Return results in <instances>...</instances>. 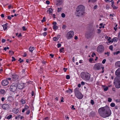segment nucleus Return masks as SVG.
Returning a JSON list of instances; mask_svg holds the SVG:
<instances>
[{
	"label": "nucleus",
	"instance_id": "f257e3e1",
	"mask_svg": "<svg viewBox=\"0 0 120 120\" xmlns=\"http://www.w3.org/2000/svg\"><path fill=\"white\" fill-rule=\"evenodd\" d=\"M98 113L101 117L105 118L110 116L111 112L109 107H105L99 108Z\"/></svg>",
	"mask_w": 120,
	"mask_h": 120
},
{
	"label": "nucleus",
	"instance_id": "f03ea898",
	"mask_svg": "<svg viewBox=\"0 0 120 120\" xmlns=\"http://www.w3.org/2000/svg\"><path fill=\"white\" fill-rule=\"evenodd\" d=\"M85 7L82 5L78 6L76 9L75 14L77 16H80L84 15L85 13Z\"/></svg>",
	"mask_w": 120,
	"mask_h": 120
},
{
	"label": "nucleus",
	"instance_id": "7ed1b4c3",
	"mask_svg": "<svg viewBox=\"0 0 120 120\" xmlns=\"http://www.w3.org/2000/svg\"><path fill=\"white\" fill-rule=\"evenodd\" d=\"M80 76L83 79L88 81L89 80L90 77V74L87 72H82Z\"/></svg>",
	"mask_w": 120,
	"mask_h": 120
},
{
	"label": "nucleus",
	"instance_id": "20e7f679",
	"mask_svg": "<svg viewBox=\"0 0 120 120\" xmlns=\"http://www.w3.org/2000/svg\"><path fill=\"white\" fill-rule=\"evenodd\" d=\"M75 96L78 99H82L83 97V95L79 91V89L78 88H76L74 90Z\"/></svg>",
	"mask_w": 120,
	"mask_h": 120
},
{
	"label": "nucleus",
	"instance_id": "39448f33",
	"mask_svg": "<svg viewBox=\"0 0 120 120\" xmlns=\"http://www.w3.org/2000/svg\"><path fill=\"white\" fill-rule=\"evenodd\" d=\"M114 83L115 87L117 88H120V77H116L114 79Z\"/></svg>",
	"mask_w": 120,
	"mask_h": 120
},
{
	"label": "nucleus",
	"instance_id": "423d86ee",
	"mask_svg": "<svg viewBox=\"0 0 120 120\" xmlns=\"http://www.w3.org/2000/svg\"><path fill=\"white\" fill-rule=\"evenodd\" d=\"M94 33L93 31L89 30L86 32L85 36L87 39H88L94 36Z\"/></svg>",
	"mask_w": 120,
	"mask_h": 120
},
{
	"label": "nucleus",
	"instance_id": "0eeeda50",
	"mask_svg": "<svg viewBox=\"0 0 120 120\" xmlns=\"http://www.w3.org/2000/svg\"><path fill=\"white\" fill-rule=\"evenodd\" d=\"M104 67L103 66L102 64L100 63H98L95 64L94 67V69L95 70H99L102 69H104Z\"/></svg>",
	"mask_w": 120,
	"mask_h": 120
},
{
	"label": "nucleus",
	"instance_id": "6e6552de",
	"mask_svg": "<svg viewBox=\"0 0 120 120\" xmlns=\"http://www.w3.org/2000/svg\"><path fill=\"white\" fill-rule=\"evenodd\" d=\"M17 85L15 83H13L10 87V90L11 91L15 92L17 90Z\"/></svg>",
	"mask_w": 120,
	"mask_h": 120
},
{
	"label": "nucleus",
	"instance_id": "1a4fd4ad",
	"mask_svg": "<svg viewBox=\"0 0 120 120\" xmlns=\"http://www.w3.org/2000/svg\"><path fill=\"white\" fill-rule=\"evenodd\" d=\"M74 35V33L73 31L71 30L68 32L67 34V38L69 39L72 38Z\"/></svg>",
	"mask_w": 120,
	"mask_h": 120
},
{
	"label": "nucleus",
	"instance_id": "9d476101",
	"mask_svg": "<svg viewBox=\"0 0 120 120\" xmlns=\"http://www.w3.org/2000/svg\"><path fill=\"white\" fill-rule=\"evenodd\" d=\"M97 50L98 52H102L104 50V47L102 45H100L98 47Z\"/></svg>",
	"mask_w": 120,
	"mask_h": 120
},
{
	"label": "nucleus",
	"instance_id": "9b49d317",
	"mask_svg": "<svg viewBox=\"0 0 120 120\" xmlns=\"http://www.w3.org/2000/svg\"><path fill=\"white\" fill-rule=\"evenodd\" d=\"M13 99V98L11 96L7 98L8 101L6 102V103H8L9 104V105H12V101Z\"/></svg>",
	"mask_w": 120,
	"mask_h": 120
},
{
	"label": "nucleus",
	"instance_id": "f8f14e48",
	"mask_svg": "<svg viewBox=\"0 0 120 120\" xmlns=\"http://www.w3.org/2000/svg\"><path fill=\"white\" fill-rule=\"evenodd\" d=\"M8 84V81L7 80H4L2 81L1 84L3 86H6Z\"/></svg>",
	"mask_w": 120,
	"mask_h": 120
},
{
	"label": "nucleus",
	"instance_id": "ddd939ff",
	"mask_svg": "<svg viewBox=\"0 0 120 120\" xmlns=\"http://www.w3.org/2000/svg\"><path fill=\"white\" fill-rule=\"evenodd\" d=\"M9 105L7 104H4L2 105V108L4 109L7 110L9 108Z\"/></svg>",
	"mask_w": 120,
	"mask_h": 120
},
{
	"label": "nucleus",
	"instance_id": "4468645a",
	"mask_svg": "<svg viewBox=\"0 0 120 120\" xmlns=\"http://www.w3.org/2000/svg\"><path fill=\"white\" fill-rule=\"evenodd\" d=\"M115 75L119 77H120V68H118L115 72Z\"/></svg>",
	"mask_w": 120,
	"mask_h": 120
},
{
	"label": "nucleus",
	"instance_id": "2eb2a0df",
	"mask_svg": "<svg viewBox=\"0 0 120 120\" xmlns=\"http://www.w3.org/2000/svg\"><path fill=\"white\" fill-rule=\"evenodd\" d=\"M24 87L23 84L22 83H19L17 85V87L18 88L20 89H22Z\"/></svg>",
	"mask_w": 120,
	"mask_h": 120
},
{
	"label": "nucleus",
	"instance_id": "dca6fc26",
	"mask_svg": "<svg viewBox=\"0 0 120 120\" xmlns=\"http://www.w3.org/2000/svg\"><path fill=\"white\" fill-rule=\"evenodd\" d=\"M12 77L13 79H15V80H17L18 79V76L17 75L15 74L12 75Z\"/></svg>",
	"mask_w": 120,
	"mask_h": 120
},
{
	"label": "nucleus",
	"instance_id": "f3484780",
	"mask_svg": "<svg viewBox=\"0 0 120 120\" xmlns=\"http://www.w3.org/2000/svg\"><path fill=\"white\" fill-rule=\"evenodd\" d=\"M29 108V107L27 105H25V108L22 110V112L23 113L24 112L25 110H28Z\"/></svg>",
	"mask_w": 120,
	"mask_h": 120
},
{
	"label": "nucleus",
	"instance_id": "a211bd4d",
	"mask_svg": "<svg viewBox=\"0 0 120 120\" xmlns=\"http://www.w3.org/2000/svg\"><path fill=\"white\" fill-rule=\"evenodd\" d=\"M115 65L116 66L120 67V61H118L116 62L115 64Z\"/></svg>",
	"mask_w": 120,
	"mask_h": 120
},
{
	"label": "nucleus",
	"instance_id": "6ab92c4d",
	"mask_svg": "<svg viewBox=\"0 0 120 120\" xmlns=\"http://www.w3.org/2000/svg\"><path fill=\"white\" fill-rule=\"evenodd\" d=\"M102 86L103 88V90L105 91H107L108 89V87L107 86H106L104 85H102Z\"/></svg>",
	"mask_w": 120,
	"mask_h": 120
},
{
	"label": "nucleus",
	"instance_id": "aec40b11",
	"mask_svg": "<svg viewBox=\"0 0 120 120\" xmlns=\"http://www.w3.org/2000/svg\"><path fill=\"white\" fill-rule=\"evenodd\" d=\"M34 47L30 46L29 49V50L31 52H32L33 51L34 49Z\"/></svg>",
	"mask_w": 120,
	"mask_h": 120
},
{
	"label": "nucleus",
	"instance_id": "412c9836",
	"mask_svg": "<svg viewBox=\"0 0 120 120\" xmlns=\"http://www.w3.org/2000/svg\"><path fill=\"white\" fill-rule=\"evenodd\" d=\"M2 26L3 27L4 30H6V29L8 27V24L6 23L5 25H3Z\"/></svg>",
	"mask_w": 120,
	"mask_h": 120
},
{
	"label": "nucleus",
	"instance_id": "4be33fe9",
	"mask_svg": "<svg viewBox=\"0 0 120 120\" xmlns=\"http://www.w3.org/2000/svg\"><path fill=\"white\" fill-rule=\"evenodd\" d=\"M53 11V10L52 9L49 8L48 10L47 11V12L49 14H50L52 13Z\"/></svg>",
	"mask_w": 120,
	"mask_h": 120
},
{
	"label": "nucleus",
	"instance_id": "5701e85b",
	"mask_svg": "<svg viewBox=\"0 0 120 120\" xmlns=\"http://www.w3.org/2000/svg\"><path fill=\"white\" fill-rule=\"evenodd\" d=\"M21 101L22 102V105H23L26 103L25 99H22L21 100Z\"/></svg>",
	"mask_w": 120,
	"mask_h": 120
},
{
	"label": "nucleus",
	"instance_id": "b1692460",
	"mask_svg": "<svg viewBox=\"0 0 120 120\" xmlns=\"http://www.w3.org/2000/svg\"><path fill=\"white\" fill-rule=\"evenodd\" d=\"M12 115H9L7 117H5V118H6L8 120L10 119L12 117Z\"/></svg>",
	"mask_w": 120,
	"mask_h": 120
},
{
	"label": "nucleus",
	"instance_id": "393cba45",
	"mask_svg": "<svg viewBox=\"0 0 120 120\" xmlns=\"http://www.w3.org/2000/svg\"><path fill=\"white\" fill-rule=\"evenodd\" d=\"M66 92L70 94L72 92V90L70 89H69L68 90H67L66 91Z\"/></svg>",
	"mask_w": 120,
	"mask_h": 120
},
{
	"label": "nucleus",
	"instance_id": "a878e982",
	"mask_svg": "<svg viewBox=\"0 0 120 120\" xmlns=\"http://www.w3.org/2000/svg\"><path fill=\"white\" fill-rule=\"evenodd\" d=\"M57 2H58V3L57 4V5L58 6L59 4V3L61 4L62 3V0H57Z\"/></svg>",
	"mask_w": 120,
	"mask_h": 120
},
{
	"label": "nucleus",
	"instance_id": "bb28decb",
	"mask_svg": "<svg viewBox=\"0 0 120 120\" xmlns=\"http://www.w3.org/2000/svg\"><path fill=\"white\" fill-rule=\"evenodd\" d=\"M5 92V90L3 89H1L0 90V93L1 94H4Z\"/></svg>",
	"mask_w": 120,
	"mask_h": 120
},
{
	"label": "nucleus",
	"instance_id": "cd10ccee",
	"mask_svg": "<svg viewBox=\"0 0 120 120\" xmlns=\"http://www.w3.org/2000/svg\"><path fill=\"white\" fill-rule=\"evenodd\" d=\"M113 41L114 42H116L118 41V38L116 37L114 38L113 39Z\"/></svg>",
	"mask_w": 120,
	"mask_h": 120
},
{
	"label": "nucleus",
	"instance_id": "c85d7f7f",
	"mask_svg": "<svg viewBox=\"0 0 120 120\" xmlns=\"http://www.w3.org/2000/svg\"><path fill=\"white\" fill-rule=\"evenodd\" d=\"M95 112H91L90 114V116H91L93 117L95 115Z\"/></svg>",
	"mask_w": 120,
	"mask_h": 120
},
{
	"label": "nucleus",
	"instance_id": "c756f323",
	"mask_svg": "<svg viewBox=\"0 0 120 120\" xmlns=\"http://www.w3.org/2000/svg\"><path fill=\"white\" fill-rule=\"evenodd\" d=\"M58 28V26L56 25H55L53 26V28L54 30H56Z\"/></svg>",
	"mask_w": 120,
	"mask_h": 120
},
{
	"label": "nucleus",
	"instance_id": "7c9ffc66",
	"mask_svg": "<svg viewBox=\"0 0 120 120\" xmlns=\"http://www.w3.org/2000/svg\"><path fill=\"white\" fill-rule=\"evenodd\" d=\"M15 111H14L15 112H14V113L15 114H17L19 111V110L18 109H15Z\"/></svg>",
	"mask_w": 120,
	"mask_h": 120
},
{
	"label": "nucleus",
	"instance_id": "2f4dec72",
	"mask_svg": "<svg viewBox=\"0 0 120 120\" xmlns=\"http://www.w3.org/2000/svg\"><path fill=\"white\" fill-rule=\"evenodd\" d=\"M115 104L113 103H112L110 104V106L112 107H113L115 106Z\"/></svg>",
	"mask_w": 120,
	"mask_h": 120
},
{
	"label": "nucleus",
	"instance_id": "473e14b6",
	"mask_svg": "<svg viewBox=\"0 0 120 120\" xmlns=\"http://www.w3.org/2000/svg\"><path fill=\"white\" fill-rule=\"evenodd\" d=\"M120 51H118L116 52H114L113 53V54L115 55V54L117 55L120 53Z\"/></svg>",
	"mask_w": 120,
	"mask_h": 120
},
{
	"label": "nucleus",
	"instance_id": "72a5a7b5",
	"mask_svg": "<svg viewBox=\"0 0 120 120\" xmlns=\"http://www.w3.org/2000/svg\"><path fill=\"white\" fill-rule=\"evenodd\" d=\"M111 6L114 9H116L117 8V7L115 6L114 4L113 5H111Z\"/></svg>",
	"mask_w": 120,
	"mask_h": 120
},
{
	"label": "nucleus",
	"instance_id": "f704fd0d",
	"mask_svg": "<svg viewBox=\"0 0 120 120\" xmlns=\"http://www.w3.org/2000/svg\"><path fill=\"white\" fill-rule=\"evenodd\" d=\"M113 0H104V1L106 2H112Z\"/></svg>",
	"mask_w": 120,
	"mask_h": 120
},
{
	"label": "nucleus",
	"instance_id": "c9c22d12",
	"mask_svg": "<svg viewBox=\"0 0 120 120\" xmlns=\"http://www.w3.org/2000/svg\"><path fill=\"white\" fill-rule=\"evenodd\" d=\"M59 38H57L56 37H54L53 38V39L54 41H56L58 40Z\"/></svg>",
	"mask_w": 120,
	"mask_h": 120
},
{
	"label": "nucleus",
	"instance_id": "e433bc0d",
	"mask_svg": "<svg viewBox=\"0 0 120 120\" xmlns=\"http://www.w3.org/2000/svg\"><path fill=\"white\" fill-rule=\"evenodd\" d=\"M109 49L111 50H112L113 49V46L112 45H111L109 46Z\"/></svg>",
	"mask_w": 120,
	"mask_h": 120
},
{
	"label": "nucleus",
	"instance_id": "4c0bfd02",
	"mask_svg": "<svg viewBox=\"0 0 120 120\" xmlns=\"http://www.w3.org/2000/svg\"><path fill=\"white\" fill-rule=\"evenodd\" d=\"M117 24H116V25L115 27H114V30H115V31H116V30L117 29Z\"/></svg>",
	"mask_w": 120,
	"mask_h": 120
},
{
	"label": "nucleus",
	"instance_id": "58836bf2",
	"mask_svg": "<svg viewBox=\"0 0 120 120\" xmlns=\"http://www.w3.org/2000/svg\"><path fill=\"white\" fill-rule=\"evenodd\" d=\"M62 9V8H58V10H57V12H59L61 11V10Z\"/></svg>",
	"mask_w": 120,
	"mask_h": 120
},
{
	"label": "nucleus",
	"instance_id": "ea45409f",
	"mask_svg": "<svg viewBox=\"0 0 120 120\" xmlns=\"http://www.w3.org/2000/svg\"><path fill=\"white\" fill-rule=\"evenodd\" d=\"M22 29L23 30V31H26L27 30V29L24 26H23Z\"/></svg>",
	"mask_w": 120,
	"mask_h": 120
},
{
	"label": "nucleus",
	"instance_id": "a19ab883",
	"mask_svg": "<svg viewBox=\"0 0 120 120\" xmlns=\"http://www.w3.org/2000/svg\"><path fill=\"white\" fill-rule=\"evenodd\" d=\"M61 16L63 18H64L65 16V14L63 13L61 14Z\"/></svg>",
	"mask_w": 120,
	"mask_h": 120
},
{
	"label": "nucleus",
	"instance_id": "79ce46f5",
	"mask_svg": "<svg viewBox=\"0 0 120 120\" xmlns=\"http://www.w3.org/2000/svg\"><path fill=\"white\" fill-rule=\"evenodd\" d=\"M30 113V110H28L26 112L27 114L28 115Z\"/></svg>",
	"mask_w": 120,
	"mask_h": 120
},
{
	"label": "nucleus",
	"instance_id": "37998d69",
	"mask_svg": "<svg viewBox=\"0 0 120 120\" xmlns=\"http://www.w3.org/2000/svg\"><path fill=\"white\" fill-rule=\"evenodd\" d=\"M9 53L10 54L12 55L14 54V52L13 51H9Z\"/></svg>",
	"mask_w": 120,
	"mask_h": 120
},
{
	"label": "nucleus",
	"instance_id": "c03bdc74",
	"mask_svg": "<svg viewBox=\"0 0 120 120\" xmlns=\"http://www.w3.org/2000/svg\"><path fill=\"white\" fill-rule=\"evenodd\" d=\"M45 21V17H44L43 18V20H41V22H44Z\"/></svg>",
	"mask_w": 120,
	"mask_h": 120
},
{
	"label": "nucleus",
	"instance_id": "a18cd8bd",
	"mask_svg": "<svg viewBox=\"0 0 120 120\" xmlns=\"http://www.w3.org/2000/svg\"><path fill=\"white\" fill-rule=\"evenodd\" d=\"M66 79H70V76L69 75H67L66 77Z\"/></svg>",
	"mask_w": 120,
	"mask_h": 120
},
{
	"label": "nucleus",
	"instance_id": "49530a36",
	"mask_svg": "<svg viewBox=\"0 0 120 120\" xmlns=\"http://www.w3.org/2000/svg\"><path fill=\"white\" fill-rule=\"evenodd\" d=\"M90 103L92 105H94V101L93 100H91Z\"/></svg>",
	"mask_w": 120,
	"mask_h": 120
},
{
	"label": "nucleus",
	"instance_id": "de8ad7c7",
	"mask_svg": "<svg viewBox=\"0 0 120 120\" xmlns=\"http://www.w3.org/2000/svg\"><path fill=\"white\" fill-rule=\"evenodd\" d=\"M12 61H15V58H14V57L13 56H12Z\"/></svg>",
	"mask_w": 120,
	"mask_h": 120
},
{
	"label": "nucleus",
	"instance_id": "09e8293b",
	"mask_svg": "<svg viewBox=\"0 0 120 120\" xmlns=\"http://www.w3.org/2000/svg\"><path fill=\"white\" fill-rule=\"evenodd\" d=\"M112 99L111 98H109L108 99V101L109 102H111L112 101Z\"/></svg>",
	"mask_w": 120,
	"mask_h": 120
},
{
	"label": "nucleus",
	"instance_id": "8fccbe9b",
	"mask_svg": "<svg viewBox=\"0 0 120 120\" xmlns=\"http://www.w3.org/2000/svg\"><path fill=\"white\" fill-rule=\"evenodd\" d=\"M5 98L3 97L2 98H1V100L3 102L4 101V100H5Z\"/></svg>",
	"mask_w": 120,
	"mask_h": 120
},
{
	"label": "nucleus",
	"instance_id": "3c124183",
	"mask_svg": "<svg viewBox=\"0 0 120 120\" xmlns=\"http://www.w3.org/2000/svg\"><path fill=\"white\" fill-rule=\"evenodd\" d=\"M93 60V58H90L89 60V61L90 62H91Z\"/></svg>",
	"mask_w": 120,
	"mask_h": 120
},
{
	"label": "nucleus",
	"instance_id": "603ef678",
	"mask_svg": "<svg viewBox=\"0 0 120 120\" xmlns=\"http://www.w3.org/2000/svg\"><path fill=\"white\" fill-rule=\"evenodd\" d=\"M106 59H104L102 60V63L103 64H104L106 62Z\"/></svg>",
	"mask_w": 120,
	"mask_h": 120
},
{
	"label": "nucleus",
	"instance_id": "864d4df0",
	"mask_svg": "<svg viewBox=\"0 0 120 120\" xmlns=\"http://www.w3.org/2000/svg\"><path fill=\"white\" fill-rule=\"evenodd\" d=\"M94 56H96V54L94 52H93V53L91 55V56L92 57H94Z\"/></svg>",
	"mask_w": 120,
	"mask_h": 120
},
{
	"label": "nucleus",
	"instance_id": "5fc2aeb1",
	"mask_svg": "<svg viewBox=\"0 0 120 120\" xmlns=\"http://www.w3.org/2000/svg\"><path fill=\"white\" fill-rule=\"evenodd\" d=\"M12 7V8H13V6L12 5H10L8 6V8L9 9H10Z\"/></svg>",
	"mask_w": 120,
	"mask_h": 120
},
{
	"label": "nucleus",
	"instance_id": "6e6d98bb",
	"mask_svg": "<svg viewBox=\"0 0 120 120\" xmlns=\"http://www.w3.org/2000/svg\"><path fill=\"white\" fill-rule=\"evenodd\" d=\"M116 101L117 102H120V99H117L116 100Z\"/></svg>",
	"mask_w": 120,
	"mask_h": 120
},
{
	"label": "nucleus",
	"instance_id": "4d7b16f0",
	"mask_svg": "<svg viewBox=\"0 0 120 120\" xmlns=\"http://www.w3.org/2000/svg\"><path fill=\"white\" fill-rule=\"evenodd\" d=\"M98 31L97 33L98 34L100 33L101 31V30L99 29H98Z\"/></svg>",
	"mask_w": 120,
	"mask_h": 120
},
{
	"label": "nucleus",
	"instance_id": "13d9d810",
	"mask_svg": "<svg viewBox=\"0 0 120 120\" xmlns=\"http://www.w3.org/2000/svg\"><path fill=\"white\" fill-rule=\"evenodd\" d=\"M11 16H8V19H9V20H11Z\"/></svg>",
	"mask_w": 120,
	"mask_h": 120
},
{
	"label": "nucleus",
	"instance_id": "bf43d9fd",
	"mask_svg": "<svg viewBox=\"0 0 120 120\" xmlns=\"http://www.w3.org/2000/svg\"><path fill=\"white\" fill-rule=\"evenodd\" d=\"M46 2L47 4H49L50 3L49 1V0L46 1Z\"/></svg>",
	"mask_w": 120,
	"mask_h": 120
},
{
	"label": "nucleus",
	"instance_id": "052dcab7",
	"mask_svg": "<svg viewBox=\"0 0 120 120\" xmlns=\"http://www.w3.org/2000/svg\"><path fill=\"white\" fill-rule=\"evenodd\" d=\"M67 69H68L67 68H63V70L65 72H66V70Z\"/></svg>",
	"mask_w": 120,
	"mask_h": 120
},
{
	"label": "nucleus",
	"instance_id": "680f3d73",
	"mask_svg": "<svg viewBox=\"0 0 120 120\" xmlns=\"http://www.w3.org/2000/svg\"><path fill=\"white\" fill-rule=\"evenodd\" d=\"M57 45L58 48H59L61 46V45L60 44H58Z\"/></svg>",
	"mask_w": 120,
	"mask_h": 120
},
{
	"label": "nucleus",
	"instance_id": "e2e57ef3",
	"mask_svg": "<svg viewBox=\"0 0 120 120\" xmlns=\"http://www.w3.org/2000/svg\"><path fill=\"white\" fill-rule=\"evenodd\" d=\"M43 35L44 36H46L47 34V33L46 32H45L43 33Z\"/></svg>",
	"mask_w": 120,
	"mask_h": 120
},
{
	"label": "nucleus",
	"instance_id": "0e129e2a",
	"mask_svg": "<svg viewBox=\"0 0 120 120\" xmlns=\"http://www.w3.org/2000/svg\"><path fill=\"white\" fill-rule=\"evenodd\" d=\"M66 26L65 25H63L62 27V28L64 29H65L66 28Z\"/></svg>",
	"mask_w": 120,
	"mask_h": 120
},
{
	"label": "nucleus",
	"instance_id": "69168bd1",
	"mask_svg": "<svg viewBox=\"0 0 120 120\" xmlns=\"http://www.w3.org/2000/svg\"><path fill=\"white\" fill-rule=\"evenodd\" d=\"M113 41V40H110L108 41V42L109 43H112Z\"/></svg>",
	"mask_w": 120,
	"mask_h": 120
},
{
	"label": "nucleus",
	"instance_id": "338daca9",
	"mask_svg": "<svg viewBox=\"0 0 120 120\" xmlns=\"http://www.w3.org/2000/svg\"><path fill=\"white\" fill-rule=\"evenodd\" d=\"M72 108H71L73 110H75V108L74 107V106L73 105H72Z\"/></svg>",
	"mask_w": 120,
	"mask_h": 120
},
{
	"label": "nucleus",
	"instance_id": "774afa93",
	"mask_svg": "<svg viewBox=\"0 0 120 120\" xmlns=\"http://www.w3.org/2000/svg\"><path fill=\"white\" fill-rule=\"evenodd\" d=\"M49 118L48 117H46L43 120H48Z\"/></svg>",
	"mask_w": 120,
	"mask_h": 120
}]
</instances>
